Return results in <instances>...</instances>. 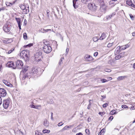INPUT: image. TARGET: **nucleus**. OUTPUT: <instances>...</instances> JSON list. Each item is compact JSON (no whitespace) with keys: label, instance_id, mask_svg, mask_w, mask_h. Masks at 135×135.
Masks as SVG:
<instances>
[{"label":"nucleus","instance_id":"obj_10","mask_svg":"<svg viewBox=\"0 0 135 135\" xmlns=\"http://www.w3.org/2000/svg\"><path fill=\"white\" fill-rule=\"evenodd\" d=\"M84 58L86 61H91L93 60L92 57L88 54H86L85 55Z\"/></svg>","mask_w":135,"mask_h":135},{"label":"nucleus","instance_id":"obj_61","mask_svg":"<svg viewBox=\"0 0 135 135\" xmlns=\"http://www.w3.org/2000/svg\"><path fill=\"white\" fill-rule=\"evenodd\" d=\"M21 24L18 25V27H19V28L20 30L21 29Z\"/></svg>","mask_w":135,"mask_h":135},{"label":"nucleus","instance_id":"obj_23","mask_svg":"<svg viewBox=\"0 0 135 135\" xmlns=\"http://www.w3.org/2000/svg\"><path fill=\"white\" fill-rule=\"evenodd\" d=\"M15 19L18 23V25L21 24V20L20 18L16 17Z\"/></svg>","mask_w":135,"mask_h":135},{"label":"nucleus","instance_id":"obj_39","mask_svg":"<svg viewBox=\"0 0 135 135\" xmlns=\"http://www.w3.org/2000/svg\"><path fill=\"white\" fill-rule=\"evenodd\" d=\"M121 50H123L125 49L126 48L125 46H120Z\"/></svg>","mask_w":135,"mask_h":135},{"label":"nucleus","instance_id":"obj_26","mask_svg":"<svg viewBox=\"0 0 135 135\" xmlns=\"http://www.w3.org/2000/svg\"><path fill=\"white\" fill-rule=\"evenodd\" d=\"M42 132L44 133H49L50 132V131L49 130H47L46 129H43Z\"/></svg>","mask_w":135,"mask_h":135},{"label":"nucleus","instance_id":"obj_45","mask_svg":"<svg viewBox=\"0 0 135 135\" xmlns=\"http://www.w3.org/2000/svg\"><path fill=\"white\" fill-rule=\"evenodd\" d=\"M113 16V15L111 14L107 16V17L108 18V19H110L111 17Z\"/></svg>","mask_w":135,"mask_h":135},{"label":"nucleus","instance_id":"obj_4","mask_svg":"<svg viewBox=\"0 0 135 135\" xmlns=\"http://www.w3.org/2000/svg\"><path fill=\"white\" fill-rule=\"evenodd\" d=\"M89 10L92 12H95L97 9V6L93 3H89L88 6Z\"/></svg>","mask_w":135,"mask_h":135},{"label":"nucleus","instance_id":"obj_33","mask_svg":"<svg viewBox=\"0 0 135 135\" xmlns=\"http://www.w3.org/2000/svg\"><path fill=\"white\" fill-rule=\"evenodd\" d=\"M23 37L25 40H26L27 38V34L25 32L23 34Z\"/></svg>","mask_w":135,"mask_h":135},{"label":"nucleus","instance_id":"obj_31","mask_svg":"<svg viewBox=\"0 0 135 135\" xmlns=\"http://www.w3.org/2000/svg\"><path fill=\"white\" fill-rule=\"evenodd\" d=\"M114 1L112 0L110 1L109 2V4L111 5L112 6H114V3L113 2Z\"/></svg>","mask_w":135,"mask_h":135},{"label":"nucleus","instance_id":"obj_47","mask_svg":"<svg viewBox=\"0 0 135 135\" xmlns=\"http://www.w3.org/2000/svg\"><path fill=\"white\" fill-rule=\"evenodd\" d=\"M40 32L42 33H45V29H42V28H41V30H40Z\"/></svg>","mask_w":135,"mask_h":135},{"label":"nucleus","instance_id":"obj_2","mask_svg":"<svg viewBox=\"0 0 135 135\" xmlns=\"http://www.w3.org/2000/svg\"><path fill=\"white\" fill-rule=\"evenodd\" d=\"M29 52L28 50L22 51L20 53V56L21 58L27 60L29 59Z\"/></svg>","mask_w":135,"mask_h":135},{"label":"nucleus","instance_id":"obj_37","mask_svg":"<svg viewBox=\"0 0 135 135\" xmlns=\"http://www.w3.org/2000/svg\"><path fill=\"white\" fill-rule=\"evenodd\" d=\"M64 59V57H61V58L59 63V65H60L62 63V61Z\"/></svg>","mask_w":135,"mask_h":135},{"label":"nucleus","instance_id":"obj_24","mask_svg":"<svg viewBox=\"0 0 135 135\" xmlns=\"http://www.w3.org/2000/svg\"><path fill=\"white\" fill-rule=\"evenodd\" d=\"M15 49V48L13 47L12 49H11L9 51L7 52L6 51V54H9L11 53L13 51H14Z\"/></svg>","mask_w":135,"mask_h":135},{"label":"nucleus","instance_id":"obj_46","mask_svg":"<svg viewBox=\"0 0 135 135\" xmlns=\"http://www.w3.org/2000/svg\"><path fill=\"white\" fill-rule=\"evenodd\" d=\"M105 114V112H100L99 113V115H104ZM102 116V115H101Z\"/></svg>","mask_w":135,"mask_h":135},{"label":"nucleus","instance_id":"obj_56","mask_svg":"<svg viewBox=\"0 0 135 135\" xmlns=\"http://www.w3.org/2000/svg\"><path fill=\"white\" fill-rule=\"evenodd\" d=\"M4 7H1L0 9V11H1L2 10L3 11L4 10Z\"/></svg>","mask_w":135,"mask_h":135},{"label":"nucleus","instance_id":"obj_32","mask_svg":"<svg viewBox=\"0 0 135 135\" xmlns=\"http://www.w3.org/2000/svg\"><path fill=\"white\" fill-rule=\"evenodd\" d=\"M68 126H66L64 127L62 129H61L60 131L61 132H62L63 131L66 130L68 128Z\"/></svg>","mask_w":135,"mask_h":135},{"label":"nucleus","instance_id":"obj_6","mask_svg":"<svg viewBox=\"0 0 135 135\" xmlns=\"http://www.w3.org/2000/svg\"><path fill=\"white\" fill-rule=\"evenodd\" d=\"M23 65V64L22 61L20 60H18L16 62V69H22Z\"/></svg>","mask_w":135,"mask_h":135},{"label":"nucleus","instance_id":"obj_1","mask_svg":"<svg viewBox=\"0 0 135 135\" xmlns=\"http://www.w3.org/2000/svg\"><path fill=\"white\" fill-rule=\"evenodd\" d=\"M40 70V69L37 67H33L31 70V73H29L28 74V78L35 77L37 75L39 74V71Z\"/></svg>","mask_w":135,"mask_h":135},{"label":"nucleus","instance_id":"obj_35","mask_svg":"<svg viewBox=\"0 0 135 135\" xmlns=\"http://www.w3.org/2000/svg\"><path fill=\"white\" fill-rule=\"evenodd\" d=\"M108 81V80L105 79H101V81L102 83H105Z\"/></svg>","mask_w":135,"mask_h":135},{"label":"nucleus","instance_id":"obj_42","mask_svg":"<svg viewBox=\"0 0 135 135\" xmlns=\"http://www.w3.org/2000/svg\"><path fill=\"white\" fill-rule=\"evenodd\" d=\"M129 16H130V17L131 18V19L132 20H134V17L133 16V15H132V14H131L130 15H129Z\"/></svg>","mask_w":135,"mask_h":135},{"label":"nucleus","instance_id":"obj_22","mask_svg":"<svg viewBox=\"0 0 135 135\" xmlns=\"http://www.w3.org/2000/svg\"><path fill=\"white\" fill-rule=\"evenodd\" d=\"M43 42L44 44L45 45H47L49 44V41L46 40H44L43 41Z\"/></svg>","mask_w":135,"mask_h":135},{"label":"nucleus","instance_id":"obj_18","mask_svg":"<svg viewBox=\"0 0 135 135\" xmlns=\"http://www.w3.org/2000/svg\"><path fill=\"white\" fill-rule=\"evenodd\" d=\"M106 37V35L104 33H102L101 36L100 37L99 39L102 40L105 39Z\"/></svg>","mask_w":135,"mask_h":135},{"label":"nucleus","instance_id":"obj_59","mask_svg":"<svg viewBox=\"0 0 135 135\" xmlns=\"http://www.w3.org/2000/svg\"><path fill=\"white\" fill-rule=\"evenodd\" d=\"M124 46H125L126 49L129 47V45L128 44Z\"/></svg>","mask_w":135,"mask_h":135},{"label":"nucleus","instance_id":"obj_27","mask_svg":"<svg viewBox=\"0 0 135 135\" xmlns=\"http://www.w3.org/2000/svg\"><path fill=\"white\" fill-rule=\"evenodd\" d=\"M9 41H10L11 42H12L13 40L12 38L6 39V40H4L3 41L4 43H9V42H7Z\"/></svg>","mask_w":135,"mask_h":135},{"label":"nucleus","instance_id":"obj_58","mask_svg":"<svg viewBox=\"0 0 135 135\" xmlns=\"http://www.w3.org/2000/svg\"><path fill=\"white\" fill-rule=\"evenodd\" d=\"M2 103V99L1 97H0V105Z\"/></svg>","mask_w":135,"mask_h":135},{"label":"nucleus","instance_id":"obj_9","mask_svg":"<svg viewBox=\"0 0 135 135\" xmlns=\"http://www.w3.org/2000/svg\"><path fill=\"white\" fill-rule=\"evenodd\" d=\"M7 92L6 90L4 88H0V97H4L6 96Z\"/></svg>","mask_w":135,"mask_h":135},{"label":"nucleus","instance_id":"obj_25","mask_svg":"<svg viewBox=\"0 0 135 135\" xmlns=\"http://www.w3.org/2000/svg\"><path fill=\"white\" fill-rule=\"evenodd\" d=\"M124 57V56L123 55H118L116 56L115 57L116 60H118L120 59L121 57Z\"/></svg>","mask_w":135,"mask_h":135},{"label":"nucleus","instance_id":"obj_36","mask_svg":"<svg viewBox=\"0 0 135 135\" xmlns=\"http://www.w3.org/2000/svg\"><path fill=\"white\" fill-rule=\"evenodd\" d=\"M11 64L12 66V67L13 68V69H16V67H15V64L13 62L11 61Z\"/></svg>","mask_w":135,"mask_h":135},{"label":"nucleus","instance_id":"obj_44","mask_svg":"<svg viewBox=\"0 0 135 135\" xmlns=\"http://www.w3.org/2000/svg\"><path fill=\"white\" fill-rule=\"evenodd\" d=\"M31 107L33 108L37 109L38 108L37 107V106H35L33 105H32L31 106Z\"/></svg>","mask_w":135,"mask_h":135},{"label":"nucleus","instance_id":"obj_43","mask_svg":"<svg viewBox=\"0 0 135 135\" xmlns=\"http://www.w3.org/2000/svg\"><path fill=\"white\" fill-rule=\"evenodd\" d=\"M105 70L106 72H109L111 71V70L109 69H105Z\"/></svg>","mask_w":135,"mask_h":135},{"label":"nucleus","instance_id":"obj_52","mask_svg":"<svg viewBox=\"0 0 135 135\" xmlns=\"http://www.w3.org/2000/svg\"><path fill=\"white\" fill-rule=\"evenodd\" d=\"M73 125H70L69 126H68V128H73Z\"/></svg>","mask_w":135,"mask_h":135},{"label":"nucleus","instance_id":"obj_29","mask_svg":"<svg viewBox=\"0 0 135 135\" xmlns=\"http://www.w3.org/2000/svg\"><path fill=\"white\" fill-rule=\"evenodd\" d=\"M93 40L94 41L96 42L98 41L99 40V39L97 37L94 36L93 37Z\"/></svg>","mask_w":135,"mask_h":135},{"label":"nucleus","instance_id":"obj_13","mask_svg":"<svg viewBox=\"0 0 135 135\" xmlns=\"http://www.w3.org/2000/svg\"><path fill=\"white\" fill-rule=\"evenodd\" d=\"M100 8L104 9L105 10L106 9V6L105 4H104V2H102L100 4Z\"/></svg>","mask_w":135,"mask_h":135},{"label":"nucleus","instance_id":"obj_30","mask_svg":"<svg viewBox=\"0 0 135 135\" xmlns=\"http://www.w3.org/2000/svg\"><path fill=\"white\" fill-rule=\"evenodd\" d=\"M127 4L129 6H132L133 3L131 1H127Z\"/></svg>","mask_w":135,"mask_h":135},{"label":"nucleus","instance_id":"obj_55","mask_svg":"<svg viewBox=\"0 0 135 135\" xmlns=\"http://www.w3.org/2000/svg\"><path fill=\"white\" fill-rule=\"evenodd\" d=\"M51 29H47L45 30V32H47L49 31H51Z\"/></svg>","mask_w":135,"mask_h":135},{"label":"nucleus","instance_id":"obj_15","mask_svg":"<svg viewBox=\"0 0 135 135\" xmlns=\"http://www.w3.org/2000/svg\"><path fill=\"white\" fill-rule=\"evenodd\" d=\"M28 67H25L22 70L21 72V73H25L28 70Z\"/></svg>","mask_w":135,"mask_h":135},{"label":"nucleus","instance_id":"obj_20","mask_svg":"<svg viewBox=\"0 0 135 135\" xmlns=\"http://www.w3.org/2000/svg\"><path fill=\"white\" fill-rule=\"evenodd\" d=\"M44 126L46 127H47L49 126V123L47 122V119H45L43 123Z\"/></svg>","mask_w":135,"mask_h":135},{"label":"nucleus","instance_id":"obj_60","mask_svg":"<svg viewBox=\"0 0 135 135\" xmlns=\"http://www.w3.org/2000/svg\"><path fill=\"white\" fill-rule=\"evenodd\" d=\"M2 65L1 64L0 65V71H1L2 70Z\"/></svg>","mask_w":135,"mask_h":135},{"label":"nucleus","instance_id":"obj_49","mask_svg":"<svg viewBox=\"0 0 135 135\" xmlns=\"http://www.w3.org/2000/svg\"><path fill=\"white\" fill-rule=\"evenodd\" d=\"M113 117L112 116H110L109 118V120H112L113 119Z\"/></svg>","mask_w":135,"mask_h":135},{"label":"nucleus","instance_id":"obj_40","mask_svg":"<svg viewBox=\"0 0 135 135\" xmlns=\"http://www.w3.org/2000/svg\"><path fill=\"white\" fill-rule=\"evenodd\" d=\"M108 105V104L106 103L105 104H104L103 105V107L104 108H105L107 107Z\"/></svg>","mask_w":135,"mask_h":135},{"label":"nucleus","instance_id":"obj_48","mask_svg":"<svg viewBox=\"0 0 135 135\" xmlns=\"http://www.w3.org/2000/svg\"><path fill=\"white\" fill-rule=\"evenodd\" d=\"M6 5L7 6H10V4H11V3L7 2H6Z\"/></svg>","mask_w":135,"mask_h":135},{"label":"nucleus","instance_id":"obj_12","mask_svg":"<svg viewBox=\"0 0 135 135\" xmlns=\"http://www.w3.org/2000/svg\"><path fill=\"white\" fill-rule=\"evenodd\" d=\"M121 50L120 47L119 46L117 47L116 48L115 51V54H118L120 52Z\"/></svg>","mask_w":135,"mask_h":135},{"label":"nucleus","instance_id":"obj_50","mask_svg":"<svg viewBox=\"0 0 135 135\" xmlns=\"http://www.w3.org/2000/svg\"><path fill=\"white\" fill-rule=\"evenodd\" d=\"M62 123V122H59L58 124V126H62V125L63 124H64V123H62V124H61V123Z\"/></svg>","mask_w":135,"mask_h":135},{"label":"nucleus","instance_id":"obj_19","mask_svg":"<svg viewBox=\"0 0 135 135\" xmlns=\"http://www.w3.org/2000/svg\"><path fill=\"white\" fill-rule=\"evenodd\" d=\"M127 77V76H119L117 78V80H122L125 78H126Z\"/></svg>","mask_w":135,"mask_h":135},{"label":"nucleus","instance_id":"obj_53","mask_svg":"<svg viewBox=\"0 0 135 135\" xmlns=\"http://www.w3.org/2000/svg\"><path fill=\"white\" fill-rule=\"evenodd\" d=\"M98 55V53L97 52H96L94 54V55L95 56H97Z\"/></svg>","mask_w":135,"mask_h":135},{"label":"nucleus","instance_id":"obj_11","mask_svg":"<svg viewBox=\"0 0 135 135\" xmlns=\"http://www.w3.org/2000/svg\"><path fill=\"white\" fill-rule=\"evenodd\" d=\"M2 81L4 84L10 87H12L13 86L12 85L6 80L3 79L2 80Z\"/></svg>","mask_w":135,"mask_h":135},{"label":"nucleus","instance_id":"obj_57","mask_svg":"<svg viewBox=\"0 0 135 135\" xmlns=\"http://www.w3.org/2000/svg\"><path fill=\"white\" fill-rule=\"evenodd\" d=\"M76 135H83V134L81 133L80 132L77 133Z\"/></svg>","mask_w":135,"mask_h":135},{"label":"nucleus","instance_id":"obj_54","mask_svg":"<svg viewBox=\"0 0 135 135\" xmlns=\"http://www.w3.org/2000/svg\"><path fill=\"white\" fill-rule=\"evenodd\" d=\"M46 16L48 18V19H49V13H47Z\"/></svg>","mask_w":135,"mask_h":135},{"label":"nucleus","instance_id":"obj_28","mask_svg":"<svg viewBox=\"0 0 135 135\" xmlns=\"http://www.w3.org/2000/svg\"><path fill=\"white\" fill-rule=\"evenodd\" d=\"M6 66L8 67H12V66L11 64V61L8 62L6 64Z\"/></svg>","mask_w":135,"mask_h":135},{"label":"nucleus","instance_id":"obj_21","mask_svg":"<svg viewBox=\"0 0 135 135\" xmlns=\"http://www.w3.org/2000/svg\"><path fill=\"white\" fill-rule=\"evenodd\" d=\"M105 131V129H103L100 131L98 135H103Z\"/></svg>","mask_w":135,"mask_h":135},{"label":"nucleus","instance_id":"obj_7","mask_svg":"<svg viewBox=\"0 0 135 135\" xmlns=\"http://www.w3.org/2000/svg\"><path fill=\"white\" fill-rule=\"evenodd\" d=\"M44 52L47 53H50L52 51V48L51 47L47 45H45L43 48Z\"/></svg>","mask_w":135,"mask_h":135},{"label":"nucleus","instance_id":"obj_5","mask_svg":"<svg viewBox=\"0 0 135 135\" xmlns=\"http://www.w3.org/2000/svg\"><path fill=\"white\" fill-rule=\"evenodd\" d=\"M10 99L9 98L3 100V105L4 108L7 109L10 103Z\"/></svg>","mask_w":135,"mask_h":135},{"label":"nucleus","instance_id":"obj_17","mask_svg":"<svg viewBox=\"0 0 135 135\" xmlns=\"http://www.w3.org/2000/svg\"><path fill=\"white\" fill-rule=\"evenodd\" d=\"M23 77L22 79L24 80L26 77L28 78V73H23Z\"/></svg>","mask_w":135,"mask_h":135},{"label":"nucleus","instance_id":"obj_63","mask_svg":"<svg viewBox=\"0 0 135 135\" xmlns=\"http://www.w3.org/2000/svg\"><path fill=\"white\" fill-rule=\"evenodd\" d=\"M132 36H135V31L132 33Z\"/></svg>","mask_w":135,"mask_h":135},{"label":"nucleus","instance_id":"obj_38","mask_svg":"<svg viewBox=\"0 0 135 135\" xmlns=\"http://www.w3.org/2000/svg\"><path fill=\"white\" fill-rule=\"evenodd\" d=\"M122 107L123 108H128V107L125 105H123L122 106Z\"/></svg>","mask_w":135,"mask_h":135},{"label":"nucleus","instance_id":"obj_34","mask_svg":"<svg viewBox=\"0 0 135 135\" xmlns=\"http://www.w3.org/2000/svg\"><path fill=\"white\" fill-rule=\"evenodd\" d=\"M116 111L115 110H113L111 111L110 112V114L111 115H113L115 114Z\"/></svg>","mask_w":135,"mask_h":135},{"label":"nucleus","instance_id":"obj_14","mask_svg":"<svg viewBox=\"0 0 135 135\" xmlns=\"http://www.w3.org/2000/svg\"><path fill=\"white\" fill-rule=\"evenodd\" d=\"M77 1L78 0H73V5L74 8L75 9H76L78 7V6L76 4V1Z\"/></svg>","mask_w":135,"mask_h":135},{"label":"nucleus","instance_id":"obj_41","mask_svg":"<svg viewBox=\"0 0 135 135\" xmlns=\"http://www.w3.org/2000/svg\"><path fill=\"white\" fill-rule=\"evenodd\" d=\"M113 44V42L112 43H109L107 45V46L108 47H110L111 46H112V44Z\"/></svg>","mask_w":135,"mask_h":135},{"label":"nucleus","instance_id":"obj_8","mask_svg":"<svg viewBox=\"0 0 135 135\" xmlns=\"http://www.w3.org/2000/svg\"><path fill=\"white\" fill-rule=\"evenodd\" d=\"M11 25L6 24L4 25L3 27V30L6 32H9L11 28Z\"/></svg>","mask_w":135,"mask_h":135},{"label":"nucleus","instance_id":"obj_64","mask_svg":"<svg viewBox=\"0 0 135 135\" xmlns=\"http://www.w3.org/2000/svg\"><path fill=\"white\" fill-rule=\"evenodd\" d=\"M133 68L135 69V63H134L133 64Z\"/></svg>","mask_w":135,"mask_h":135},{"label":"nucleus","instance_id":"obj_62","mask_svg":"<svg viewBox=\"0 0 135 135\" xmlns=\"http://www.w3.org/2000/svg\"><path fill=\"white\" fill-rule=\"evenodd\" d=\"M131 7H132L134 8H135V5L133 3L132 4V6H131Z\"/></svg>","mask_w":135,"mask_h":135},{"label":"nucleus","instance_id":"obj_16","mask_svg":"<svg viewBox=\"0 0 135 135\" xmlns=\"http://www.w3.org/2000/svg\"><path fill=\"white\" fill-rule=\"evenodd\" d=\"M91 0H81V2H82L84 4H86L89 2H91Z\"/></svg>","mask_w":135,"mask_h":135},{"label":"nucleus","instance_id":"obj_3","mask_svg":"<svg viewBox=\"0 0 135 135\" xmlns=\"http://www.w3.org/2000/svg\"><path fill=\"white\" fill-rule=\"evenodd\" d=\"M20 7L22 10H23L24 14H26L29 12V6L28 5L26 4L25 5L23 4L20 5Z\"/></svg>","mask_w":135,"mask_h":135},{"label":"nucleus","instance_id":"obj_51","mask_svg":"<svg viewBox=\"0 0 135 135\" xmlns=\"http://www.w3.org/2000/svg\"><path fill=\"white\" fill-rule=\"evenodd\" d=\"M33 45V44H28V45H26V46H29V47H30L32 46Z\"/></svg>","mask_w":135,"mask_h":135}]
</instances>
